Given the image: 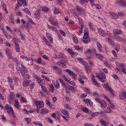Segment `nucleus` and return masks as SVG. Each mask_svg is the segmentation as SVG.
Masks as SVG:
<instances>
[{
  "instance_id": "obj_43",
  "label": "nucleus",
  "mask_w": 126,
  "mask_h": 126,
  "mask_svg": "<svg viewBox=\"0 0 126 126\" xmlns=\"http://www.w3.org/2000/svg\"><path fill=\"white\" fill-rule=\"evenodd\" d=\"M106 112L107 113V114H110V113L112 112V109H111V108L110 107V106H108L107 107V108L106 109Z\"/></svg>"
},
{
  "instance_id": "obj_8",
  "label": "nucleus",
  "mask_w": 126,
  "mask_h": 126,
  "mask_svg": "<svg viewBox=\"0 0 126 126\" xmlns=\"http://www.w3.org/2000/svg\"><path fill=\"white\" fill-rule=\"evenodd\" d=\"M40 10H37L34 13V17L36 19H39L41 14L40 13Z\"/></svg>"
},
{
  "instance_id": "obj_29",
  "label": "nucleus",
  "mask_w": 126,
  "mask_h": 126,
  "mask_svg": "<svg viewBox=\"0 0 126 126\" xmlns=\"http://www.w3.org/2000/svg\"><path fill=\"white\" fill-rule=\"evenodd\" d=\"M78 60V61H79L80 63H82V64H83L84 65H85V64H87V63L86 62L84 61V60H83V59L81 58H79Z\"/></svg>"
},
{
  "instance_id": "obj_28",
  "label": "nucleus",
  "mask_w": 126,
  "mask_h": 126,
  "mask_svg": "<svg viewBox=\"0 0 126 126\" xmlns=\"http://www.w3.org/2000/svg\"><path fill=\"white\" fill-rule=\"evenodd\" d=\"M114 32V36H117V34H121V33H123V32L121 30H119L118 31H116V30H113Z\"/></svg>"
},
{
  "instance_id": "obj_49",
  "label": "nucleus",
  "mask_w": 126,
  "mask_h": 126,
  "mask_svg": "<svg viewBox=\"0 0 126 126\" xmlns=\"http://www.w3.org/2000/svg\"><path fill=\"white\" fill-rule=\"evenodd\" d=\"M40 85L43 91H44V92H47V89H46V87L42 85V84H40Z\"/></svg>"
},
{
  "instance_id": "obj_13",
  "label": "nucleus",
  "mask_w": 126,
  "mask_h": 126,
  "mask_svg": "<svg viewBox=\"0 0 126 126\" xmlns=\"http://www.w3.org/2000/svg\"><path fill=\"white\" fill-rule=\"evenodd\" d=\"M92 75L93 76L92 77V80L93 82V84H94V85H95V86H98V85H99V84H98L97 81L95 80V76H94V74H92Z\"/></svg>"
},
{
  "instance_id": "obj_22",
  "label": "nucleus",
  "mask_w": 126,
  "mask_h": 126,
  "mask_svg": "<svg viewBox=\"0 0 126 126\" xmlns=\"http://www.w3.org/2000/svg\"><path fill=\"white\" fill-rule=\"evenodd\" d=\"M107 41L108 43H109V44H110L111 46H115V42H114V41H113V40H112V39H111L110 38V37H108Z\"/></svg>"
},
{
  "instance_id": "obj_2",
  "label": "nucleus",
  "mask_w": 126,
  "mask_h": 126,
  "mask_svg": "<svg viewBox=\"0 0 126 126\" xmlns=\"http://www.w3.org/2000/svg\"><path fill=\"white\" fill-rule=\"evenodd\" d=\"M104 88L107 90V91H109L110 93L112 95V96H114L115 95V92L114 90H113V89L111 88V87L109 86L108 84H105L103 85Z\"/></svg>"
},
{
  "instance_id": "obj_58",
  "label": "nucleus",
  "mask_w": 126,
  "mask_h": 126,
  "mask_svg": "<svg viewBox=\"0 0 126 126\" xmlns=\"http://www.w3.org/2000/svg\"><path fill=\"white\" fill-rule=\"evenodd\" d=\"M95 101L96 102H97V103H98V104H101V103H102V100H100V99L97 98H95L94 99Z\"/></svg>"
},
{
  "instance_id": "obj_36",
  "label": "nucleus",
  "mask_w": 126,
  "mask_h": 126,
  "mask_svg": "<svg viewBox=\"0 0 126 126\" xmlns=\"http://www.w3.org/2000/svg\"><path fill=\"white\" fill-rule=\"evenodd\" d=\"M43 40L46 45L49 46V47H51V45H50V43H49V41L46 38V37H43Z\"/></svg>"
},
{
  "instance_id": "obj_7",
  "label": "nucleus",
  "mask_w": 126,
  "mask_h": 126,
  "mask_svg": "<svg viewBox=\"0 0 126 126\" xmlns=\"http://www.w3.org/2000/svg\"><path fill=\"white\" fill-rule=\"evenodd\" d=\"M76 10H77L80 14H85V12L83 8L80 7L79 6H76Z\"/></svg>"
},
{
  "instance_id": "obj_27",
  "label": "nucleus",
  "mask_w": 126,
  "mask_h": 126,
  "mask_svg": "<svg viewBox=\"0 0 126 126\" xmlns=\"http://www.w3.org/2000/svg\"><path fill=\"white\" fill-rule=\"evenodd\" d=\"M47 28L49 29H50V30H52L53 31H55V32H57V31H58V30H57V29L56 28H55L54 27H53V26H51L49 25H47Z\"/></svg>"
},
{
  "instance_id": "obj_42",
  "label": "nucleus",
  "mask_w": 126,
  "mask_h": 126,
  "mask_svg": "<svg viewBox=\"0 0 126 126\" xmlns=\"http://www.w3.org/2000/svg\"><path fill=\"white\" fill-rule=\"evenodd\" d=\"M41 10L44 12H48V11H49V8L46 7H44L43 8L41 7Z\"/></svg>"
},
{
  "instance_id": "obj_40",
  "label": "nucleus",
  "mask_w": 126,
  "mask_h": 126,
  "mask_svg": "<svg viewBox=\"0 0 126 126\" xmlns=\"http://www.w3.org/2000/svg\"><path fill=\"white\" fill-rule=\"evenodd\" d=\"M7 79L9 84H11L13 83V80H12V78H11L10 77H8L7 78Z\"/></svg>"
},
{
  "instance_id": "obj_26",
  "label": "nucleus",
  "mask_w": 126,
  "mask_h": 126,
  "mask_svg": "<svg viewBox=\"0 0 126 126\" xmlns=\"http://www.w3.org/2000/svg\"><path fill=\"white\" fill-rule=\"evenodd\" d=\"M95 58L100 60V61H103V56L100 54H95Z\"/></svg>"
},
{
  "instance_id": "obj_12",
  "label": "nucleus",
  "mask_w": 126,
  "mask_h": 126,
  "mask_svg": "<svg viewBox=\"0 0 126 126\" xmlns=\"http://www.w3.org/2000/svg\"><path fill=\"white\" fill-rule=\"evenodd\" d=\"M86 60L87 61H88L91 66H92V65H93V64H94L93 63V62H92V56H87L86 57Z\"/></svg>"
},
{
  "instance_id": "obj_5",
  "label": "nucleus",
  "mask_w": 126,
  "mask_h": 126,
  "mask_svg": "<svg viewBox=\"0 0 126 126\" xmlns=\"http://www.w3.org/2000/svg\"><path fill=\"white\" fill-rule=\"evenodd\" d=\"M49 22H50L51 24H52V25H53V26H58V27H59V25H58V22L55 21V20H54L53 17H50L49 18Z\"/></svg>"
},
{
  "instance_id": "obj_18",
  "label": "nucleus",
  "mask_w": 126,
  "mask_h": 126,
  "mask_svg": "<svg viewBox=\"0 0 126 126\" xmlns=\"http://www.w3.org/2000/svg\"><path fill=\"white\" fill-rule=\"evenodd\" d=\"M101 108L102 109H105L106 107H107V103L104 100H101Z\"/></svg>"
},
{
  "instance_id": "obj_21",
  "label": "nucleus",
  "mask_w": 126,
  "mask_h": 126,
  "mask_svg": "<svg viewBox=\"0 0 126 126\" xmlns=\"http://www.w3.org/2000/svg\"><path fill=\"white\" fill-rule=\"evenodd\" d=\"M88 31V29H85L84 30V35L83 36L84 39H88V32L87 31Z\"/></svg>"
},
{
  "instance_id": "obj_39",
  "label": "nucleus",
  "mask_w": 126,
  "mask_h": 126,
  "mask_svg": "<svg viewBox=\"0 0 126 126\" xmlns=\"http://www.w3.org/2000/svg\"><path fill=\"white\" fill-rule=\"evenodd\" d=\"M81 110H83V112H84V113H88L89 110H88V108H87V107H84L83 106H82Z\"/></svg>"
},
{
  "instance_id": "obj_55",
  "label": "nucleus",
  "mask_w": 126,
  "mask_h": 126,
  "mask_svg": "<svg viewBox=\"0 0 126 126\" xmlns=\"http://www.w3.org/2000/svg\"><path fill=\"white\" fill-rule=\"evenodd\" d=\"M99 74H100L102 77V78H103V79H105V78H106V75H105V74H104V72H100L99 73Z\"/></svg>"
},
{
  "instance_id": "obj_30",
  "label": "nucleus",
  "mask_w": 126,
  "mask_h": 126,
  "mask_svg": "<svg viewBox=\"0 0 126 126\" xmlns=\"http://www.w3.org/2000/svg\"><path fill=\"white\" fill-rule=\"evenodd\" d=\"M82 78H85V77H80L78 78V81L81 84H84V81L82 79Z\"/></svg>"
},
{
  "instance_id": "obj_60",
  "label": "nucleus",
  "mask_w": 126,
  "mask_h": 126,
  "mask_svg": "<svg viewBox=\"0 0 126 126\" xmlns=\"http://www.w3.org/2000/svg\"><path fill=\"white\" fill-rule=\"evenodd\" d=\"M36 80L39 84H40V83L42 84V79H40V77H38Z\"/></svg>"
},
{
  "instance_id": "obj_25",
  "label": "nucleus",
  "mask_w": 126,
  "mask_h": 126,
  "mask_svg": "<svg viewBox=\"0 0 126 126\" xmlns=\"http://www.w3.org/2000/svg\"><path fill=\"white\" fill-rule=\"evenodd\" d=\"M96 45L99 52H102V45H101V44L99 42H96Z\"/></svg>"
},
{
  "instance_id": "obj_9",
  "label": "nucleus",
  "mask_w": 126,
  "mask_h": 126,
  "mask_svg": "<svg viewBox=\"0 0 126 126\" xmlns=\"http://www.w3.org/2000/svg\"><path fill=\"white\" fill-rule=\"evenodd\" d=\"M37 108H44V102L43 101H37L35 102Z\"/></svg>"
},
{
  "instance_id": "obj_32",
  "label": "nucleus",
  "mask_w": 126,
  "mask_h": 126,
  "mask_svg": "<svg viewBox=\"0 0 126 126\" xmlns=\"http://www.w3.org/2000/svg\"><path fill=\"white\" fill-rule=\"evenodd\" d=\"M41 114H48L49 110L47 109L43 108L41 110Z\"/></svg>"
},
{
  "instance_id": "obj_6",
  "label": "nucleus",
  "mask_w": 126,
  "mask_h": 126,
  "mask_svg": "<svg viewBox=\"0 0 126 126\" xmlns=\"http://www.w3.org/2000/svg\"><path fill=\"white\" fill-rule=\"evenodd\" d=\"M117 3L122 7H126V3L125 1H123V0H117Z\"/></svg>"
},
{
  "instance_id": "obj_1",
  "label": "nucleus",
  "mask_w": 126,
  "mask_h": 126,
  "mask_svg": "<svg viewBox=\"0 0 126 126\" xmlns=\"http://www.w3.org/2000/svg\"><path fill=\"white\" fill-rule=\"evenodd\" d=\"M13 60L15 61L17 64L16 66V69L17 71H20V72L21 73V75L22 76L24 77L25 76V74L28 72V70H27V68L26 67L23 65V64H21V66L19 65V62H18V60H17L16 58H13Z\"/></svg>"
},
{
  "instance_id": "obj_64",
  "label": "nucleus",
  "mask_w": 126,
  "mask_h": 126,
  "mask_svg": "<svg viewBox=\"0 0 126 126\" xmlns=\"http://www.w3.org/2000/svg\"><path fill=\"white\" fill-rule=\"evenodd\" d=\"M13 43L15 44V43H17V42H18V38H13Z\"/></svg>"
},
{
  "instance_id": "obj_53",
  "label": "nucleus",
  "mask_w": 126,
  "mask_h": 126,
  "mask_svg": "<svg viewBox=\"0 0 126 126\" xmlns=\"http://www.w3.org/2000/svg\"><path fill=\"white\" fill-rule=\"evenodd\" d=\"M55 88L57 89H58V88H60V83L58 81H56V84L55 85Z\"/></svg>"
},
{
  "instance_id": "obj_44",
  "label": "nucleus",
  "mask_w": 126,
  "mask_h": 126,
  "mask_svg": "<svg viewBox=\"0 0 126 126\" xmlns=\"http://www.w3.org/2000/svg\"><path fill=\"white\" fill-rule=\"evenodd\" d=\"M116 40H117V41H120L121 42H124V41H125L124 38L120 36H118L117 37H116Z\"/></svg>"
},
{
  "instance_id": "obj_63",
  "label": "nucleus",
  "mask_w": 126,
  "mask_h": 126,
  "mask_svg": "<svg viewBox=\"0 0 126 126\" xmlns=\"http://www.w3.org/2000/svg\"><path fill=\"white\" fill-rule=\"evenodd\" d=\"M57 71H58L59 73H60L61 75L63 74V72L62 71V69H61V68L59 67V68L57 69Z\"/></svg>"
},
{
  "instance_id": "obj_15",
  "label": "nucleus",
  "mask_w": 126,
  "mask_h": 126,
  "mask_svg": "<svg viewBox=\"0 0 126 126\" xmlns=\"http://www.w3.org/2000/svg\"><path fill=\"white\" fill-rule=\"evenodd\" d=\"M103 97L105 99H106V100H107V102L110 103V105L109 107H110V108H112V109H115V105H114L111 103V101L110 100V99H109L108 97H107V96L105 95H104Z\"/></svg>"
},
{
  "instance_id": "obj_10",
  "label": "nucleus",
  "mask_w": 126,
  "mask_h": 126,
  "mask_svg": "<svg viewBox=\"0 0 126 126\" xmlns=\"http://www.w3.org/2000/svg\"><path fill=\"white\" fill-rule=\"evenodd\" d=\"M100 124L101 126H109V123L105 121H104L103 119H100L99 120Z\"/></svg>"
},
{
  "instance_id": "obj_38",
  "label": "nucleus",
  "mask_w": 126,
  "mask_h": 126,
  "mask_svg": "<svg viewBox=\"0 0 126 126\" xmlns=\"http://www.w3.org/2000/svg\"><path fill=\"white\" fill-rule=\"evenodd\" d=\"M54 12L55 14H59L60 13V9L55 7Z\"/></svg>"
},
{
  "instance_id": "obj_14",
  "label": "nucleus",
  "mask_w": 126,
  "mask_h": 126,
  "mask_svg": "<svg viewBox=\"0 0 126 126\" xmlns=\"http://www.w3.org/2000/svg\"><path fill=\"white\" fill-rule=\"evenodd\" d=\"M31 83V81L30 80H25L23 83V85L24 87H26V86H29V85Z\"/></svg>"
},
{
  "instance_id": "obj_11",
  "label": "nucleus",
  "mask_w": 126,
  "mask_h": 126,
  "mask_svg": "<svg viewBox=\"0 0 126 126\" xmlns=\"http://www.w3.org/2000/svg\"><path fill=\"white\" fill-rule=\"evenodd\" d=\"M98 31L99 34L101 35V36H102L103 37H106L107 34L106 33L105 31H103V30L101 29H99Z\"/></svg>"
},
{
  "instance_id": "obj_62",
  "label": "nucleus",
  "mask_w": 126,
  "mask_h": 126,
  "mask_svg": "<svg viewBox=\"0 0 126 126\" xmlns=\"http://www.w3.org/2000/svg\"><path fill=\"white\" fill-rule=\"evenodd\" d=\"M60 32L63 36H65V32H64L63 31L60 30Z\"/></svg>"
},
{
  "instance_id": "obj_24",
  "label": "nucleus",
  "mask_w": 126,
  "mask_h": 126,
  "mask_svg": "<svg viewBox=\"0 0 126 126\" xmlns=\"http://www.w3.org/2000/svg\"><path fill=\"white\" fill-rule=\"evenodd\" d=\"M84 66L85 67V70L87 73H90L91 70H90V68L88 67V63H87L85 65H84Z\"/></svg>"
},
{
  "instance_id": "obj_23",
  "label": "nucleus",
  "mask_w": 126,
  "mask_h": 126,
  "mask_svg": "<svg viewBox=\"0 0 126 126\" xmlns=\"http://www.w3.org/2000/svg\"><path fill=\"white\" fill-rule=\"evenodd\" d=\"M18 1L20 2V3H22L23 6H27V5L26 0H18Z\"/></svg>"
},
{
  "instance_id": "obj_59",
  "label": "nucleus",
  "mask_w": 126,
  "mask_h": 126,
  "mask_svg": "<svg viewBox=\"0 0 126 126\" xmlns=\"http://www.w3.org/2000/svg\"><path fill=\"white\" fill-rule=\"evenodd\" d=\"M73 40L75 44H77V43H78V40L77 39V37H73Z\"/></svg>"
},
{
  "instance_id": "obj_16",
  "label": "nucleus",
  "mask_w": 126,
  "mask_h": 126,
  "mask_svg": "<svg viewBox=\"0 0 126 126\" xmlns=\"http://www.w3.org/2000/svg\"><path fill=\"white\" fill-rule=\"evenodd\" d=\"M61 111L63 115L66 116L68 119L69 118V115H68V112L67 111L65 110V109H61Z\"/></svg>"
},
{
  "instance_id": "obj_34",
  "label": "nucleus",
  "mask_w": 126,
  "mask_h": 126,
  "mask_svg": "<svg viewBox=\"0 0 126 126\" xmlns=\"http://www.w3.org/2000/svg\"><path fill=\"white\" fill-rule=\"evenodd\" d=\"M111 16L113 19H118L119 16L115 13H111Z\"/></svg>"
},
{
  "instance_id": "obj_52",
  "label": "nucleus",
  "mask_w": 126,
  "mask_h": 126,
  "mask_svg": "<svg viewBox=\"0 0 126 126\" xmlns=\"http://www.w3.org/2000/svg\"><path fill=\"white\" fill-rule=\"evenodd\" d=\"M59 81L61 82L63 86H65V84H64V83L63 82V79H62V78H60V79H59Z\"/></svg>"
},
{
  "instance_id": "obj_56",
  "label": "nucleus",
  "mask_w": 126,
  "mask_h": 126,
  "mask_svg": "<svg viewBox=\"0 0 126 126\" xmlns=\"http://www.w3.org/2000/svg\"><path fill=\"white\" fill-rule=\"evenodd\" d=\"M49 91H50V92H54V86H53V84H51Z\"/></svg>"
},
{
  "instance_id": "obj_17",
  "label": "nucleus",
  "mask_w": 126,
  "mask_h": 126,
  "mask_svg": "<svg viewBox=\"0 0 126 126\" xmlns=\"http://www.w3.org/2000/svg\"><path fill=\"white\" fill-rule=\"evenodd\" d=\"M84 101L86 103H88L90 107H92V106H93V102H92V101H91V100L89 99V98H87L86 99H84Z\"/></svg>"
},
{
  "instance_id": "obj_50",
  "label": "nucleus",
  "mask_w": 126,
  "mask_h": 126,
  "mask_svg": "<svg viewBox=\"0 0 126 126\" xmlns=\"http://www.w3.org/2000/svg\"><path fill=\"white\" fill-rule=\"evenodd\" d=\"M78 20L81 25H83V20L80 17H78Z\"/></svg>"
},
{
  "instance_id": "obj_54",
  "label": "nucleus",
  "mask_w": 126,
  "mask_h": 126,
  "mask_svg": "<svg viewBox=\"0 0 126 126\" xmlns=\"http://www.w3.org/2000/svg\"><path fill=\"white\" fill-rule=\"evenodd\" d=\"M84 27V25H81V30L79 31V35H81L82 34V31H83V28Z\"/></svg>"
},
{
  "instance_id": "obj_41",
  "label": "nucleus",
  "mask_w": 126,
  "mask_h": 126,
  "mask_svg": "<svg viewBox=\"0 0 126 126\" xmlns=\"http://www.w3.org/2000/svg\"><path fill=\"white\" fill-rule=\"evenodd\" d=\"M46 105L49 106L50 108H53V105L51 104V102L49 101L48 99H46Z\"/></svg>"
},
{
  "instance_id": "obj_31",
  "label": "nucleus",
  "mask_w": 126,
  "mask_h": 126,
  "mask_svg": "<svg viewBox=\"0 0 126 126\" xmlns=\"http://www.w3.org/2000/svg\"><path fill=\"white\" fill-rule=\"evenodd\" d=\"M19 6H22V4L20 2L18 1L16 6L15 7V10H18Z\"/></svg>"
},
{
  "instance_id": "obj_47",
  "label": "nucleus",
  "mask_w": 126,
  "mask_h": 126,
  "mask_svg": "<svg viewBox=\"0 0 126 126\" xmlns=\"http://www.w3.org/2000/svg\"><path fill=\"white\" fill-rule=\"evenodd\" d=\"M15 107L17 109H19V102H18V101H15Z\"/></svg>"
},
{
  "instance_id": "obj_37",
  "label": "nucleus",
  "mask_w": 126,
  "mask_h": 126,
  "mask_svg": "<svg viewBox=\"0 0 126 126\" xmlns=\"http://www.w3.org/2000/svg\"><path fill=\"white\" fill-rule=\"evenodd\" d=\"M1 6H2L3 9H4L6 12H7V9H6V5H5V3H4L3 2H2Z\"/></svg>"
},
{
  "instance_id": "obj_4",
  "label": "nucleus",
  "mask_w": 126,
  "mask_h": 126,
  "mask_svg": "<svg viewBox=\"0 0 126 126\" xmlns=\"http://www.w3.org/2000/svg\"><path fill=\"white\" fill-rule=\"evenodd\" d=\"M4 109H5V110H7L8 114H10V112H11L12 115H13V114H14V111H13L12 107L9 106L8 105V104L6 105V106L4 107ZM9 111H10V112H9Z\"/></svg>"
},
{
  "instance_id": "obj_46",
  "label": "nucleus",
  "mask_w": 126,
  "mask_h": 126,
  "mask_svg": "<svg viewBox=\"0 0 126 126\" xmlns=\"http://www.w3.org/2000/svg\"><path fill=\"white\" fill-rule=\"evenodd\" d=\"M6 55L9 60H11L12 59H13V58L12 57V55H11V53L10 52H8Z\"/></svg>"
},
{
  "instance_id": "obj_35",
  "label": "nucleus",
  "mask_w": 126,
  "mask_h": 126,
  "mask_svg": "<svg viewBox=\"0 0 126 126\" xmlns=\"http://www.w3.org/2000/svg\"><path fill=\"white\" fill-rule=\"evenodd\" d=\"M82 41L84 43V44H88L90 42L91 39L89 38L82 39Z\"/></svg>"
},
{
  "instance_id": "obj_33",
  "label": "nucleus",
  "mask_w": 126,
  "mask_h": 126,
  "mask_svg": "<svg viewBox=\"0 0 126 126\" xmlns=\"http://www.w3.org/2000/svg\"><path fill=\"white\" fill-rule=\"evenodd\" d=\"M89 26L90 27L91 29L92 30H93V31H95V28L93 26V24H92V23H91V22L89 23Z\"/></svg>"
},
{
  "instance_id": "obj_51",
  "label": "nucleus",
  "mask_w": 126,
  "mask_h": 126,
  "mask_svg": "<svg viewBox=\"0 0 126 126\" xmlns=\"http://www.w3.org/2000/svg\"><path fill=\"white\" fill-rule=\"evenodd\" d=\"M4 36L6 37V38H7V39H10L11 38L10 35H7V33L5 31H4Z\"/></svg>"
},
{
  "instance_id": "obj_3",
  "label": "nucleus",
  "mask_w": 126,
  "mask_h": 126,
  "mask_svg": "<svg viewBox=\"0 0 126 126\" xmlns=\"http://www.w3.org/2000/svg\"><path fill=\"white\" fill-rule=\"evenodd\" d=\"M64 71L67 72V73L69 74L70 76H72V77H73V78H74L75 79H76V78H77V76L76 75V74L73 72L71 71V70H70V69H65Z\"/></svg>"
},
{
  "instance_id": "obj_48",
  "label": "nucleus",
  "mask_w": 126,
  "mask_h": 126,
  "mask_svg": "<svg viewBox=\"0 0 126 126\" xmlns=\"http://www.w3.org/2000/svg\"><path fill=\"white\" fill-rule=\"evenodd\" d=\"M10 99L12 101V100H13L14 99V97H15V95L14 94V93H11L10 94Z\"/></svg>"
},
{
  "instance_id": "obj_61",
  "label": "nucleus",
  "mask_w": 126,
  "mask_h": 126,
  "mask_svg": "<svg viewBox=\"0 0 126 126\" xmlns=\"http://www.w3.org/2000/svg\"><path fill=\"white\" fill-rule=\"evenodd\" d=\"M112 76L115 78V79H116V80H119V77L118 76V75L116 74H113Z\"/></svg>"
},
{
  "instance_id": "obj_45",
  "label": "nucleus",
  "mask_w": 126,
  "mask_h": 126,
  "mask_svg": "<svg viewBox=\"0 0 126 126\" xmlns=\"http://www.w3.org/2000/svg\"><path fill=\"white\" fill-rule=\"evenodd\" d=\"M24 11L27 13V14H28L29 15H31V12H30V11H29V10L27 8H25L24 10Z\"/></svg>"
},
{
  "instance_id": "obj_19",
  "label": "nucleus",
  "mask_w": 126,
  "mask_h": 126,
  "mask_svg": "<svg viewBox=\"0 0 126 126\" xmlns=\"http://www.w3.org/2000/svg\"><path fill=\"white\" fill-rule=\"evenodd\" d=\"M120 99L121 100H124V99H126V92H123L121 93L120 96Z\"/></svg>"
},
{
  "instance_id": "obj_57",
  "label": "nucleus",
  "mask_w": 126,
  "mask_h": 126,
  "mask_svg": "<svg viewBox=\"0 0 126 126\" xmlns=\"http://www.w3.org/2000/svg\"><path fill=\"white\" fill-rule=\"evenodd\" d=\"M21 100L24 102V103H27V100L24 97H22L21 98Z\"/></svg>"
},
{
  "instance_id": "obj_20",
  "label": "nucleus",
  "mask_w": 126,
  "mask_h": 126,
  "mask_svg": "<svg viewBox=\"0 0 126 126\" xmlns=\"http://www.w3.org/2000/svg\"><path fill=\"white\" fill-rule=\"evenodd\" d=\"M15 51L17 53H19L20 52V48H19V44L17 43H15Z\"/></svg>"
}]
</instances>
